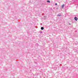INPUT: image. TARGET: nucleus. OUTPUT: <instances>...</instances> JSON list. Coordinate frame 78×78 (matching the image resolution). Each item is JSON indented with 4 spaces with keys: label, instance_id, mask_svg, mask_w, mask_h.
<instances>
[{
    "label": "nucleus",
    "instance_id": "1",
    "mask_svg": "<svg viewBox=\"0 0 78 78\" xmlns=\"http://www.w3.org/2000/svg\"><path fill=\"white\" fill-rule=\"evenodd\" d=\"M78 18L76 16H75L74 17V20L76 21H77L78 20Z\"/></svg>",
    "mask_w": 78,
    "mask_h": 78
},
{
    "label": "nucleus",
    "instance_id": "2",
    "mask_svg": "<svg viewBox=\"0 0 78 78\" xmlns=\"http://www.w3.org/2000/svg\"><path fill=\"white\" fill-rule=\"evenodd\" d=\"M64 4H63L62 5V9H63L64 8Z\"/></svg>",
    "mask_w": 78,
    "mask_h": 78
},
{
    "label": "nucleus",
    "instance_id": "3",
    "mask_svg": "<svg viewBox=\"0 0 78 78\" xmlns=\"http://www.w3.org/2000/svg\"><path fill=\"white\" fill-rule=\"evenodd\" d=\"M74 51L75 52H77V53H78V51H77V50L76 49H74Z\"/></svg>",
    "mask_w": 78,
    "mask_h": 78
},
{
    "label": "nucleus",
    "instance_id": "4",
    "mask_svg": "<svg viewBox=\"0 0 78 78\" xmlns=\"http://www.w3.org/2000/svg\"><path fill=\"white\" fill-rule=\"evenodd\" d=\"M44 27H41V30H44Z\"/></svg>",
    "mask_w": 78,
    "mask_h": 78
},
{
    "label": "nucleus",
    "instance_id": "5",
    "mask_svg": "<svg viewBox=\"0 0 78 78\" xmlns=\"http://www.w3.org/2000/svg\"><path fill=\"white\" fill-rule=\"evenodd\" d=\"M62 16V15H61V14H58V15H57V16H58H58H59V17H60V16Z\"/></svg>",
    "mask_w": 78,
    "mask_h": 78
},
{
    "label": "nucleus",
    "instance_id": "6",
    "mask_svg": "<svg viewBox=\"0 0 78 78\" xmlns=\"http://www.w3.org/2000/svg\"><path fill=\"white\" fill-rule=\"evenodd\" d=\"M47 3H50V0H47Z\"/></svg>",
    "mask_w": 78,
    "mask_h": 78
},
{
    "label": "nucleus",
    "instance_id": "7",
    "mask_svg": "<svg viewBox=\"0 0 78 78\" xmlns=\"http://www.w3.org/2000/svg\"><path fill=\"white\" fill-rule=\"evenodd\" d=\"M74 2H75L76 1V2H78V0H74Z\"/></svg>",
    "mask_w": 78,
    "mask_h": 78
},
{
    "label": "nucleus",
    "instance_id": "8",
    "mask_svg": "<svg viewBox=\"0 0 78 78\" xmlns=\"http://www.w3.org/2000/svg\"><path fill=\"white\" fill-rule=\"evenodd\" d=\"M40 34H42V30L40 31Z\"/></svg>",
    "mask_w": 78,
    "mask_h": 78
},
{
    "label": "nucleus",
    "instance_id": "9",
    "mask_svg": "<svg viewBox=\"0 0 78 78\" xmlns=\"http://www.w3.org/2000/svg\"><path fill=\"white\" fill-rule=\"evenodd\" d=\"M55 5L56 6H57L58 4H57V3H55Z\"/></svg>",
    "mask_w": 78,
    "mask_h": 78
},
{
    "label": "nucleus",
    "instance_id": "10",
    "mask_svg": "<svg viewBox=\"0 0 78 78\" xmlns=\"http://www.w3.org/2000/svg\"><path fill=\"white\" fill-rule=\"evenodd\" d=\"M50 10H51V11H53V9L52 8H51L50 9Z\"/></svg>",
    "mask_w": 78,
    "mask_h": 78
},
{
    "label": "nucleus",
    "instance_id": "11",
    "mask_svg": "<svg viewBox=\"0 0 78 78\" xmlns=\"http://www.w3.org/2000/svg\"><path fill=\"white\" fill-rule=\"evenodd\" d=\"M30 23V24H31V27H32V25H33V24H31V23Z\"/></svg>",
    "mask_w": 78,
    "mask_h": 78
},
{
    "label": "nucleus",
    "instance_id": "12",
    "mask_svg": "<svg viewBox=\"0 0 78 78\" xmlns=\"http://www.w3.org/2000/svg\"><path fill=\"white\" fill-rule=\"evenodd\" d=\"M35 28H37V27L36 26V27H35Z\"/></svg>",
    "mask_w": 78,
    "mask_h": 78
},
{
    "label": "nucleus",
    "instance_id": "13",
    "mask_svg": "<svg viewBox=\"0 0 78 78\" xmlns=\"http://www.w3.org/2000/svg\"><path fill=\"white\" fill-rule=\"evenodd\" d=\"M69 25H71V23H69Z\"/></svg>",
    "mask_w": 78,
    "mask_h": 78
},
{
    "label": "nucleus",
    "instance_id": "14",
    "mask_svg": "<svg viewBox=\"0 0 78 78\" xmlns=\"http://www.w3.org/2000/svg\"><path fill=\"white\" fill-rule=\"evenodd\" d=\"M41 25H42V23H41Z\"/></svg>",
    "mask_w": 78,
    "mask_h": 78
},
{
    "label": "nucleus",
    "instance_id": "15",
    "mask_svg": "<svg viewBox=\"0 0 78 78\" xmlns=\"http://www.w3.org/2000/svg\"><path fill=\"white\" fill-rule=\"evenodd\" d=\"M56 9H58V8H56Z\"/></svg>",
    "mask_w": 78,
    "mask_h": 78
},
{
    "label": "nucleus",
    "instance_id": "16",
    "mask_svg": "<svg viewBox=\"0 0 78 78\" xmlns=\"http://www.w3.org/2000/svg\"><path fill=\"white\" fill-rule=\"evenodd\" d=\"M35 61H37V59H35Z\"/></svg>",
    "mask_w": 78,
    "mask_h": 78
},
{
    "label": "nucleus",
    "instance_id": "17",
    "mask_svg": "<svg viewBox=\"0 0 78 78\" xmlns=\"http://www.w3.org/2000/svg\"><path fill=\"white\" fill-rule=\"evenodd\" d=\"M51 40H53V39L52 38L51 39Z\"/></svg>",
    "mask_w": 78,
    "mask_h": 78
},
{
    "label": "nucleus",
    "instance_id": "18",
    "mask_svg": "<svg viewBox=\"0 0 78 78\" xmlns=\"http://www.w3.org/2000/svg\"><path fill=\"white\" fill-rule=\"evenodd\" d=\"M32 75H33V73H31Z\"/></svg>",
    "mask_w": 78,
    "mask_h": 78
},
{
    "label": "nucleus",
    "instance_id": "19",
    "mask_svg": "<svg viewBox=\"0 0 78 78\" xmlns=\"http://www.w3.org/2000/svg\"><path fill=\"white\" fill-rule=\"evenodd\" d=\"M42 14H44V13H42Z\"/></svg>",
    "mask_w": 78,
    "mask_h": 78
},
{
    "label": "nucleus",
    "instance_id": "20",
    "mask_svg": "<svg viewBox=\"0 0 78 78\" xmlns=\"http://www.w3.org/2000/svg\"><path fill=\"white\" fill-rule=\"evenodd\" d=\"M37 76L38 75V74H37Z\"/></svg>",
    "mask_w": 78,
    "mask_h": 78
},
{
    "label": "nucleus",
    "instance_id": "21",
    "mask_svg": "<svg viewBox=\"0 0 78 78\" xmlns=\"http://www.w3.org/2000/svg\"><path fill=\"white\" fill-rule=\"evenodd\" d=\"M39 57H40V56H39Z\"/></svg>",
    "mask_w": 78,
    "mask_h": 78
},
{
    "label": "nucleus",
    "instance_id": "22",
    "mask_svg": "<svg viewBox=\"0 0 78 78\" xmlns=\"http://www.w3.org/2000/svg\"><path fill=\"white\" fill-rule=\"evenodd\" d=\"M31 22H32V21H31Z\"/></svg>",
    "mask_w": 78,
    "mask_h": 78
}]
</instances>
